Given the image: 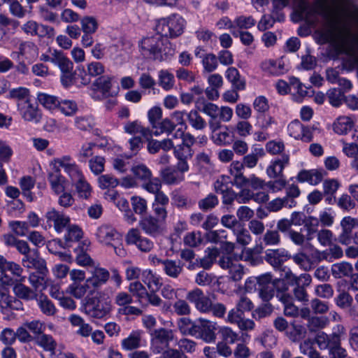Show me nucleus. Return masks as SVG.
<instances>
[{
  "label": "nucleus",
  "mask_w": 358,
  "mask_h": 358,
  "mask_svg": "<svg viewBox=\"0 0 358 358\" xmlns=\"http://www.w3.org/2000/svg\"><path fill=\"white\" fill-rule=\"evenodd\" d=\"M260 243L252 248H247L243 251L241 257L225 256L219 261L222 268H243V266L239 264L241 260L248 263L250 266H256L263 262V259L259 255L263 252L264 247H278L281 244V236L278 230L268 229L259 238Z\"/></svg>",
  "instance_id": "nucleus-1"
},
{
  "label": "nucleus",
  "mask_w": 358,
  "mask_h": 358,
  "mask_svg": "<svg viewBox=\"0 0 358 358\" xmlns=\"http://www.w3.org/2000/svg\"><path fill=\"white\" fill-rule=\"evenodd\" d=\"M139 48L145 57L158 62L170 60L176 52L174 45L157 32L143 38L139 43Z\"/></svg>",
  "instance_id": "nucleus-2"
},
{
  "label": "nucleus",
  "mask_w": 358,
  "mask_h": 358,
  "mask_svg": "<svg viewBox=\"0 0 358 358\" xmlns=\"http://www.w3.org/2000/svg\"><path fill=\"white\" fill-rule=\"evenodd\" d=\"M329 41L336 44L346 54L352 56L358 64L357 45L358 36L353 34L348 26L336 27L330 33Z\"/></svg>",
  "instance_id": "nucleus-3"
},
{
  "label": "nucleus",
  "mask_w": 358,
  "mask_h": 358,
  "mask_svg": "<svg viewBox=\"0 0 358 358\" xmlns=\"http://www.w3.org/2000/svg\"><path fill=\"white\" fill-rule=\"evenodd\" d=\"M185 20L179 15L173 14L158 20L155 30L163 38H176L184 31Z\"/></svg>",
  "instance_id": "nucleus-4"
},
{
  "label": "nucleus",
  "mask_w": 358,
  "mask_h": 358,
  "mask_svg": "<svg viewBox=\"0 0 358 358\" xmlns=\"http://www.w3.org/2000/svg\"><path fill=\"white\" fill-rule=\"evenodd\" d=\"M110 310V300L101 293H96L94 296L87 298L84 304V312L93 318H103L109 314Z\"/></svg>",
  "instance_id": "nucleus-5"
},
{
  "label": "nucleus",
  "mask_w": 358,
  "mask_h": 358,
  "mask_svg": "<svg viewBox=\"0 0 358 358\" xmlns=\"http://www.w3.org/2000/svg\"><path fill=\"white\" fill-rule=\"evenodd\" d=\"M280 275L279 278L274 280V285L276 289L280 292H285L289 285L299 286L306 288L311 282V276L309 274H301L300 276L294 275L290 271Z\"/></svg>",
  "instance_id": "nucleus-6"
},
{
  "label": "nucleus",
  "mask_w": 358,
  "mask_h": 358,
  "mask_svg": "<svg viewBox=\"0 0 358 358\" xmlns=\"http://www.w3.org/2000/svg\"><path fill=\"white\" fill-rule=\"evenodd\" d=\"M173 332L171 329L159 328L151 333V349L154 353L159 354L169 347L173 339Z\"/></svg>",
  "instance_id": "nucleus-7"
},
{
  "label": "nucleus",
  "mask_w": 358,
  "mask_h": 358,
  "mask_svg": "<svg viewBox=\"0 0 358 358\" xmlns=\"http://www.w3.org/2000/svg\"><path fill=\"white\" fill-rule=\"evenodd\" d=\"M317 128L313 126H305L298 120L292 121L287 127L289 135L296 140L310 143L313 139V131Z\"/></svg>",
  "instance_id": "nucleus-8"
},
{
  "label": "nucleus",
  "mask_w": 358,
  "mask_h": 358,
  "mask_svg": "<svg viewBox=\"0 0 358 358\" xmlns=\"http://www.w3.org/2000/svg\"><path fill=\"white\" fill-rule=\"evenodd\" d=\"M186 299L193 303L195 308L202 313H209L211 307V299L206 296L199 288H195L189 291L186 296Z\"/></svg>",
  "instance_id": "nucleus-9"
},
{
  "label": "nucleus",
  "mask_w": 358,
  "mask_h": 358,
  "mask_svg": "<svg viewBox=\"0 0 358 358\" xmlns=\"http://www.w3.org/2000/svg\"><path fill=\"white\" fill-rule=\"evenodd\" d=\"M55 164L64 169V171L69 176L72 183L84 177L82 171L71 156L64 155L55 159Z\"/></svg>",
  "instance_id": "nucleus-10"
},
{
  "label": "nucleus",
  "mask_w": 358,
  "mask_h": 358,
  "mask_svg": "<svg viewBox=\"0 0 358 358\" xmlns=\"http://www.w3.org/2000/svg\"><path fill=\"white\" fill-rule=\"evenodd\" d=\"M47 223L50 227L53 225L57 233H61L69 224L70 218L64 213L54 208L47 211L45 215Z\"/></svg>",
  "instance_id": "nucleus-11"
},
{
  "label": "nucleus",
  "mask_w": 358,
  "mask_h": 358,
  "mask_svg": "<svg viewBox=\"0 0 358 358\" xmlns=\"http://www.w3.org/2000/svg\"><path fill=\"white\" fill-rule=\"evenodd\" d=\"M17 108L24 120L35 123L40 122L41 119V112L38 110L37 103L34 102L31 99L25 103H22Z\"/></svg>",
  "instance_id": "nucleus-12"
},
{
  "label": "nucleus",
  "mask_w": 358,
  "mask_h": 358,
  "mask_svg": "<svg viewBox=\"0 0 358 358\" xmlns=\"http://www.w3.org/2000/svg\"><path fill=\"white\" fill-rule=\"evenodd\" d=\"M291 257L292 255L288 250L285 248H278L266 250L264 258L271 266L279 268Z\"/></svg>",
  "instance_id": "nucleus-13"
},
{
  "label": "nucleus",
  "mask_w": 358,
  "mask_h": 358,
  "mask_svg": "<svg viewBox=\"0 0 358 358\" xmlns=\"http://www.w3.org/2000/svg\"><path fill=\"white\" fill-rule=\"evenodd\" d=\"M163 225V223L150 215L142 217L139 221L141 229L152 237H157L162 234Z\"/></svg>",
  "instance_id": "nucleus-14"
},
{
  "label": "nucleus",
  "mask_w": 358,
  "mask_h": 358,
  "mask_svg": "<svg viewBox=\"0 0 358 358\" xmlns=\"http://www.w3.org/2000/svg\"><path fill=\"white\" fill-rule=\"evenodd\" d=\"M174 157L178 160L176 168L180 173H183L189 171L188 161L190 160L194 155L192 149H188L176 144L173 150Z\"/></svg>",
  "instance_id": "nucleus-15"
},
{
  "label": "nucleus",
  "mask_w": 358,
  "mask_h": 358,
  "mask_svg": "<svg viewBox=\"0 0 358 358\" xmlns=\"http://www.w3.org/2000/svg\"><path fill=\"white\" fill-rule=\"evenodd\" d=\"M274 279L272 276L266 273L257 278V282L262 287L259 289V296L264 301L268 302L271 300L274 294L273 288H276L274 285Z\"/></svg>",
  "instance_id": "nucleus-16"
},
{
  "label": "nucleus",
  "mask_w": 358,
  "mask_h": 358,
  "mask_svg": "<svg viewBox=\"0 0 358 358\" xmlns=\"http://www.w3.org/2000/svg\"><path fill=\"white\" fill-rule=\"evenodd\" d=\"M327 172L323 169H310L301 171L296 177L299 182H308L312 185H317L323 180Z\"/></svg>",
  "instance_id": "nucleus-17"
},
{
  "label": "nucleus",
  "mask_w": 358,
  "mask_h": 358,
  "mask_svg": "<svg viewBox=\"0 0 358 358\" xmlns=\"http://www.w3.org/2000/svg\"><path fill=\"white\" fill-rule=\"evenodd\" d=\"M339 334H345V330L343 326H337L336 330L331 334H327L323 331L317 334L315 336V343L317 344L320 350H329L331 345V342L336 339Z\"/></svg>",
  "instance_id": "nucleus-18"
},
{
  "label": "nucleus",
  "mask_w": 358,
  "mask_h": 358,
  "mask_svg": "<svg viewBox=\"0 0 358 358\" xmlns=\"http://www.w3.org/2000/svg\"><path fill=\"white\" fill-rule=\"evenodd\" d=\"M289 157L287 155H281L267 167L266 173L271 178H280L282 176V171L285 166L289 164Z\"/></svg>",
  "instance_id": "nucleus-19"
},
{
  "label": "nucleus",
  "mask_w": 358,
  "mask_h": 358,
  "mask_svg": "<svg viewBox=\"0 0 358 358\" xmlns=\"http://www.w3.org/2000/svg\"><path fill=\"white\" fill-rule=\"evenodd\" d=\"M96 236L99 241L106 245H112L111 242L120 239V234L110 225H102L97 229Z\"/></svg>",
  "instance_id": "nucleus-20"
},
{
  "label": "nucleus",
  "mask_w": 358,
  "mask_h": 358,
  "mask_svg": "<svg viewBox=\"0 0 358 358\" xmlns=\"http://www.w3.org/2000/svg\"><path fill=\"white\" fill-rule=\"evenodd\" d=\"M48 180L50 185L51 189L55 194L58 195L64 192L66 180L61 174L59 169H56L55 171L50 172L48 174Z\"/></svg>",
  "instance_id": "nucleus-21"
},
{
  "label": "nucleus",
  "mask_w": 358,
  "mask_h": 358,
  "mask_svg": "<svg viewBox=\"0 0 358 358\" xmlns=\"http://www.w3.org/2000/svg\"><path fill=\"white\" fill-rule=\"evenodd\" d=\"M244 167L243 162L239 161H234L230 165V173L234 176V183L238 187H243L248 183V178L243 176Z\"/></svg>",
  "instance_id": "nucleus-22"
},
{
  "label": "nucleus",
  "mask_w": 358,
  "mask_h": 358,
  "mask_svg": "<svg viewBox=\"0 0 358 358\" xmlns=\"http://www.w3.org/2000/svg\"><path fill=\"white\" fill-rule=\"evenodd\" d=\"M227 79L231 83L233 89L244 90L245 89V80L241 77L239 71L235 67H229L225 72Z\"/></svg>",
  "instance_id": "nucleus-23"
},
{
  "label": "nucleus",
  "mask_w": 358,
  "mask_h": 358,
  "mask_svg": "<svg viewBox=\"0 0 358 358\" xmlns=\"http://www.w3.org/2000/svg\"><path fill=\"white\" fill-rule=\"evenodd\" d=\"M34 341L45 351L48 352L51 356L55 355L57 343L51 336L42 334L35 336Z\"/></svg>",
  "instance_id": "nucleus-24"
},
{
  "label": "nucleus",
  "mask_w": 358,
  "mask_h": 358,
  "mask_svg": "<svg viewBox=\"0 0 358 358\" xmlns=\"http://www.w3.org/2000/svg\"><path fill=\"white\" fill-rule=\"evenodd\" d=\"M124 130L126 133L129 134L139 133L147 139L151 138L152 134V131L148 127H143L138 120L126 123L124 126Z\"/></svg>",
  "instance_id": "nucleus-25"
},
{
  "label": "nucleus",
  "mask_w": 358,
  "mask_h": 358,
  "mask_svg": "<svg viewBox=\"0 0 358 358\" xmlns=\"http://www.w3.org/2000/svg\"><path fill=\"white\" fill-rule=\"evenodd\" d=\"M215 327L210 321L201 318V329L199 338L207 343L215 341Z\"/></svg>",
  "instance_id": "nucleus-26"
},
{
  "label": "nucleus",
  "mask_w": 358,
  "mask_h": 358,
  "mask_svg": "<svg viewBox=\"0 0 358 358\" xmlns=\"http://www.w3.org/2000/svg\"><path fill=\"white\" fill-rule=\"evenodd\" d=\"M180 171L174 168L168 166L161 171L160 176L167 185H176L182 181L183 176L179 173Z\"/></svg>",
  "instance_id": "nucleus-27"
},
{
  "label": "nucleus",
  "mask_w": 358,
  "mask_h": 358,
  "mask_svg": "<svg viewBox=\"0 0 358 358\" xmlns=\"http://www.w3.org/2000/svg\"><path fill=\"white\" fill-rule=\"evenodd\" d=\"M220 250L217 248H208L205 250V256L199 259H196V266L208 268L213 266L217 258H220Z\"/></svg>",
  "instance_id": "nucleus-28"
},
{
  "label": "nucleus",
  "mask_w": 358,
  "mask_h": 358,
  "mask_svg": "<svg viewBox=\"0 0 358 358\" xmlns=\"http://www.w3.org/2000/svg\"><path fill=\"white\" fill-rule=\"evenodd\" d=\"M7 98L15 100L17 102V107H18L22 103L30 100L31 96L28 88L19 87L10 90Z\"/></svg>",
  "instance_id": "nucleus-29"
},
{
  "label": "nucleus",
  "mask_w": 358,
  "mask_h": 358,
  "mask_svg": "<svg viewBox=\"0 0 358 358\" xmlns=\"http://www.w3.org/2000/svg\"><path fill=\"white\" fill-rule=\"evenodd\" d=\"M52 63L59 68L61 72L68 71L73 69V62L63 52L57 50H53Z\"/></svg>",
  "instance_id": "nucleus-30"
},
{
  "label": "nucleus",
  "mask_w": 358,
  "mask_h": 358,
  "mask_svg": "<svg viewBox=\"0 0 358 358\" xmlns=\"http://www.w3.org/2000/svg\"><path fill=\"white\" fill-rule=\"evenodd\" d=\"M345 334H339L336 339L332 341L331 345L329 348V355L330 358H346L348 357L347 351L341 346V338Z\"/></svg>",
  "instance_id": "nucleus-31"
},
{
  "label": "nucleus",
  "mask_w": 358,
  "mask_h": 358,
  "mask_svg": "<svg viewBox=\"0 0 358 358\" xmlns=\"http://www.w3.org/2000/svg\"><path fill=\"white\" fill-rule=\"evenodd\" d=\"M22 263L27 268H46L45 261L39 256L36 250H33L26 259H22Z\"/></svg>",
  "instance_id": "nucleus-32"
},
{
  "label": "nucleus",
  "mask_w": 358,
  "mask_h": 358,
  "mask_svg": "<svg viewBox=\"0 0 358 358\" xmlns=\"http://www.w3.org/2000/svg\"><path fill=\"white\" fill-rule=\"evenodd\" d=\"M354 127V122L350 117L341 116L334 123V131L341 135H345Z\"/></svg>",
  "instance_id": "nucleus-33"
},
{
  "label": "nucleus",
  "mask_w": 358,
  "mask_h": 358,
  "mask_svg": "<svg viewBox=\"0 0 358 358\" xmlns=\"http://www.w3.org/2000/svg\"><path fill=\"white\" fill-rule=\"evenodd\" d=\"M22 270H0V282L6 285H13L21 280Z\"/></svg>",
  "instance_id": "nucleus-34"
},
{
  "label": "nucleus",
  "mask_w": 358,
  "mask_h": 358,
  "mask_svg": "<svg viewBox=\"0 0 358 358\" xmlns=\"http://www.w3.org/2000/svg\"><path fill=\"white\" fill-rule=\"evenodd\" d=\"M310 252L306 253L308 264L309 267L315 266L322 260L327 259L328 258L327 250L320 251L310 244Z\"/></svg>",
  "instance_id": "nucleus-35"
},
{
  "label": "nucleus",
  "mask_w": 358,
  "mask_h": 358,
  "mask_svg": "<svg viewBox=\"0 0 358 358\" xmlns=\"http://www.w3.org/2000/svg\"><path fill=\"white\" fill-rule=\"evenodd\" d=\"M91 275L87 278V282L93 287H98L105 283L109 278V273L107 270H91Z\"/></svg>",
  "instance_id": "nucleus-36"
},
{
  "label": "nucleus",
  "mask_w": 358,
  "mask_h": 358,
  "mask_svg": "<svg viewBox=\"0 0 358 358\" xmlns=\"http://www.w3.org/2000/svg\"><path fill=\"white\" fill-rule=\"evenodd\" d=\"M280 301L284 303V314L287 317H296L299 315V309L292 301V297L289 294H282Z\"/></svg>",
  "instance_id": "nucleus-37"
},
{
  "label": "nucleus",
  "mask_w": 358,
  "mask_h": 358,
  "mask_svg": "<svg viewBox=\"0 0 358 358\" xmlns=\"http://www.w3.org/2000/svg\"><path fill=\"white\" fill-rule=\"evenodd\" d=\"M187 118L191 127L196 130H203L207 126V123L205 120L196 110H192L187 113Z\"/></svg>",
  "instance_id": "nucleus-38"
},
{
  "label": "nucleus",
  "mask_w": 358,
  "mask_h": 358,
  "mask_svg": "<svg viewBox=\"0 0 358 358\" xmlns=\"http://www.w3.org/2000/svg\"><path fill=\"white\" fill-rule=\"evenodd\" d=\"M262 68L264 71L272 75H280L284 73V64L281 61L269 59L262 62Z\"/></svg>",
  "instance_id": "nucleus-39"
},
{
  "label": "nucleus",
  "mask_w": 358,
  "mask_h": 358,
  "mask_svg": "<svg viewBox=\"0 0 358 358\" xmlns=\"http://www.w3.org/2000/svg\"><path fill=\"white\" fill-rule=\"evenodd\" d=\"M48 270H36L29 275V282L35 289H43L45 287V271Z\"/></svg>",
  "instance_id": "nucleus-40"
},
{
  "label": "nucleus",
  "mask_w": 358,
  "mask_h": 358,
  "mask_svg": "<svg viewBox=\"0 0 358 358\" xmlns=\"http://www.w3.org/2000/svg\"><path fill=\"white\" fill-rule=\"evenodd\" d=\"M296 205V201L283 198H277L268 203V209L272 212H277L282 207H288L289 208L294 207Z\"/></svg>",
  "instance_id": "nucleus-41"
},
{
  "label": "nucleus",
  "mask_w": 358,
  "mask_h": 358,
  "mask_svg": "<svg viewBox=\"0 0 358 358\" xmlns=\"http://www.w3.org/2000/svg\"><path fill=\"white\" fill-rule=\"evenodd\" d=\"M37 99L41 105L49 110L57 109L59 106L60 99L55 96L45 93H38Z\"/></svg>",
  "instance_id": "nucleus-42"
},
{
  "label": "nucleus",
  "mask_w": 358,
  "mask_h": 358,
  "mask_svg": "<svg viewBox=\"0 0 358 358\" xmlns=\"http://www.w3.org/2000/svg\"><path fill=\"white\" fill-rule=\"evenodd\" d=\"M131 171L136 179L143 182L150 179L152 177L151 171L143 164L133 166L131 168Z\"/></svg>",
  "instance_id": "nucleus-43"
},
{
  "label": "nucleus",
  "mask_w": 358,
  "mask_h": 358,
  "mask_svg": "<svg viewBox=\"0 0 358 358\" xmlns=\"http://www.w3.org/2000/svg\"><path fill=\"white\" fill-rule=\"evenodd\" d=\"M94 90H100L103 96H107L112 87L111 79L108 76H100L93 83Z\"/></svg>",
  "instance_id": "nucleus-44"
},
{
  "label": "nucleus",
  "mask_w": 358,
  "mask_h": 358,
  "mask_svg": "<svg viewBox=\"0 0 358 358\" xmlns=\"http://www.w3.org/2000/svg\"><path fill=\"white\" fill-rule=\"evenodd\" d=\"M73 184L75 185L78 196L80 198L87 199L91 196L92 187L85 180V176L80 180H78Z\"/></svg>",
  "instance_id": "nucleus-45"
},
{
  "label": "nucleus",
  "mask_w": 358,
  "mask_h": 358,
  "mask_svg": "<svg viewBox=\"0 0 358 358\" xmlns=\"http://www.w3.org/2000/svg\"><path fill=\"white\" fill-rule=\"evenodd\" d=\"M175 80L174 76L167 70L159 71V85L165 90L173 88Z\"/></svg>",
  "instance_id": "nucleus-46"
},
{
  "label": "nucleus",
  "mask_w": 358,
  "mask_h": 358,
  "mask_svg": "<svg viewBox=\"0 0 358 358\" xmlns=\"http://www.w3.org/2000/svg\"><path fill=\"white\" fill-rule=\"evenodd\" d=\"M218 203L217 196L213 193H210L205 198L199 201L198 206L203 211H208L215 208Z\"/></svg>",
  "instance_id": "nucleus-47"
},
{
  "label": "nucleus",
  "mask_w": 358,
  "mask_h": 358,
  "mask_svg": "<svg viewBox=\"0 0 358 358\" xmlns=\"http://www.w3.org/2000/svg\"><path fill=\"white\" fill-rule=\"evenodd\" d=\"M14 292L19 298L25 300H32L37 296L35 292L22 284L15 285Z\"/></svg>",
  "instance_id": "nucleus-48"
},
{
  "label": "nucleus",
  "mask_w": 358,
  "mask_h": 358,
  "mask_svg": "<svg viewBox=\"0 0 358 358\" xmlns=\"http://www.w3.org/2000/svg\"><path fill=\"white\" fill-rule=\"evenodd\" d=\"M38 304L43 314L48 316H52L56 313L55 306L48 297L41 296L38 299Z\"/></svg>",
  "instance_id": "nucleus-49"
},
{
  "label": "nucleus",
  "mask_w": 358,
  "mask_h": 358,
  "mask_svg": "<svg viewBox=\"0 0 358 358\" xmlns=\"http://www.w3.org/2000/svg\"><path fill=\"white\" fill-rule=\"evenodd\" d=\"M234 234L236 237V243L243 246L248 245L252 241L248 230L244 228L242 224L234 230Z\"/></svg>",
  "instance_id": "nucleus-50"
},
{
  "label": "nucleus",
  "mask_w": 358,
  "mask_h": 358,
  "mask_svg": "<svg viewBox=\"0 0 358 358\" xmlns=\"http://www.w3.org/2000/svg\"><path fill=\"white\" fill-rule=\"evenodd\" d=\"M157 130L154 132L155 136H158L160 134L166 133L168 135L171 133L176 129V124L169 118H164L161 122H158Z\"/></svg>",
  "instance_id": "nucleus-51"
},
{
  "label": "nucleus",
  "mask_w": 358,
  "mask_h": 358,
  "mask_svg": "<svg viewBox=\"0 0 358 358\" xmlns=\"http://www.w3.org/2000/svg\"><path fill=\"white\" fill-rule=\"evenodd\" d=\"M213 142L220 146H226L229 145L232 141L229 133L227 131V127H225V131H220L212 135Z\"/></svg>",
  "instance_id": "nucleus-52"
},
{
  "label": "nucleus",
  "mask_w": 358,
  "mask_h": 358,
  "mask_svg": "<svg viewBox=\"0 0 358 358\" xmlns=\"http://www.w3.org/2000/svg\"><path fill=\"white\" fill-rule=\"evenodd\" d=\"M327 96L329 103L335 107L339 106L345 97L343 92L338 88L329 90L327 93Z\"/></svg>",
  "instance_id": "nucleus-53"
},
{
  "label": "nucleus",
  "mask_w": 358,
  "mask_h": 358,
  "mask_svg": "<svg viewBox=\"0 0 358 358\" xmlns=\"http://www.w3.org/2000/svg\"><path fill=\"white\" fill-rule=\"evenodd\" d=\"M141 336L138 332H134L122 341L123 348L127 350L136 349L140 346Z\"/></svg>",
  "instance_id": "nucleus-54"
},
{
  "label": "nucleus",
  "mask_w": 358,
  "mask_h": 358,
  "mask_svg": "<svg viewBox=\"0 0 358 358\" xmlns=\"http://www.w3.org/2000/svg\"><path fill=\"white\" fill-rule=\"evenodd\" d=\"M8 227L14 234L19 236H26L29 230V224L26 222L10 221L8 223Z\"/></svg>",
  "instance_id": "nucleus-55"
},
{
  "label": "nucleus",
  "mask_w": 358,
  "mask_h": 358,
  "mask_svg": "<svg viewBox=\"0 0 358 358\" xmlns=\"http://www.w3.org/2000/svg\"><path fill=\"white\" fill-rule=\"evenodd\" d=\"M99 186L101 189L114 188L117 187L120 182L113 176L110 174L102 175L98 178Z\"/></svg>",
  "instance_id": "nucleus-56"
},
{
  "label": "nucleus",
  "mask_w": 358,
  "mask_h": 358,
  "mask_svg": "<svg viewBox=\"0 0 358 358\" xmlns=\"http://www.w3.org/2000/svg\"><path fill=\"white\" fill-rule=\"evenodd\" d=\"M142 187L147 192L156 194L161 191L162 181L159 178H150V179L144 182L142 185Z\"/></svg>",
  "instance_id": "nucleus-57"
},
{
  "label": "nucleus",
  "mask_w": 358,
  "mask_h": 358,
  "mask_svg": "<svg viewBox=\"0 0 358 358\" xmlns=\"http://www.w3.org/2000/svg\"><path fill=\"white\" fill-rule=\"evenodd\" d=\"M201 64L204 71L211 73L218 66L217 57L213 53H208L203 60H201Z\"/></svg>",
  "instance_id": "nucleus-58"
},
{
  "label": "nucleus",
  "mask_w": 358,
  "mask_h": 358,
  "mask_svg": "<svg viewBox=\"0 0 358 358\" xmlns=\"http://www.w3.org/2000/svg\"><path fill=\"white\" fill-rule=\"evenodd\" d=\"M230 183H231V180L229 176H221L215 182L214 189L217 194H224L231 188Z\"/></svg>",
  "instance_id": "nucleus-59"
},
{
  "label": "nucleus",
  "mask_w": 358,
  "mask_h": 358,
  "mask_svg": "<svg viewBox=\"0 0 358 358\" xmlns=\"http://www.w3.org/2000/svg\"><path fill=\"white\" fill-rule=\"evenodd\" d=\"M80 24L84 33L94 34L98 28L97 22L93 17L86 16L83 17Z\"/></svg>",
  "instance_id": "nucleus-60"
},
{
  "label": "nucleus",
  "mask_w": 358,
  "mask_h": 358,
  "mask_svg": "<svg viewBox=\"0 0 358 358\" xmlns=\"http://www.w3.org/2000/svg\"><path fill=\"white\" fill-rule=\"evenodd\" d=\"M105 159L101 156H95L89 160L90 169L95 175H99L104 170Z\"/></svg>",
  "instance_id": "nucleus-61"
},
{
  "label": "nucleus",
  "mask_w": 358,
  "mask_h": 358,
  "mask_svg": "<svg viewBox=\"0 0 358 358\" xmlns=\"http://www.w3.org/2000/svg\"><path fill=\"white\" fill-rule=\"evenodd\" d=\"M201 112L210 116L212 119H216L219 113V108L213 103H203L202 105L196 106Z\"/></svg>",
  "instance_id": "nucleus-62"
},
{
  "label": "nucleus",
  "mask_w": 358,
  "mask_h": 358,
  "mask_svg": "<svg viewBox=\"0 0 358 358\" xmlns=\"http://www.w3.org/2000/svg\"><path fill=\"white\" fill-rule=\"evenodd\" d=\"M257 124L262 130H268L273 124L276 125L275 118L266 114H260L257 116Z\"/></svg>",
  "instance_id": "nucleus-63"
},
{
  "label": "nucleus",
  "mask_w": 358,
  "mask_h": 358,
  "mask_svg": "<svg viewBox=\"0 0 358 358\" xmlns=\"http://www.w3.org/2000/svg\"><path fill=\"white\" fill-rule=\"evenodd\" d=\"M300 350L308 358H323L320 353L311 345L309 341H305L302 343L300 345Z\"/></svg>",
  "instance_id": "nucleus-64"
}]
</instances>
